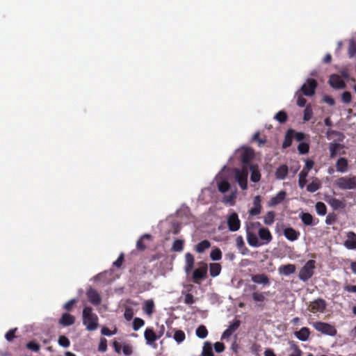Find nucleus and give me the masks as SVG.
Returning a JSON list of instances; mask_svg holds the SVG:
<instances>
[{"mask_svg": "<svg viewBox=\"0 0 356 356\" xmlns=\"http://www.w3.org/2000/svg\"><path fill=\"white\" fill-rule=\"evenodd\" d=\"M241 321L238 319H234L233 322L227 328L231 333L236 332L240 327Z\"/></svg>", "mask_w": 356, "mask_h": 356, "instance_id": "51", "label": "nucleus"}, {"mask_svg": "<svg viewBox=\"0 0 356 356\" xmlns=\"http://www.w3.org/2000/svg\"><path fill=\"white\" fill-rule=\"evenodd\" d=\"M196 335L200 339H204L208 335V330L207 327L201 325L196 329Z\"/></svg>", "mask_w": 356, "mask_h": 356, "instance_id": "40", "label": "nucleus"}, {"mask_svg": "<svg viewBox=\"0 0 356 356\" xmlns=\"http://www.w3.org/2000/svg\"><path fill=\"white\" fill-rule=\"evenodd\" d=\"M83 323L88 331H94L98 327V317L90 307H85L83 309Z\"/></svg>", "mask_w": 356, "mask_h": 356, "instance_id": "1", "label": "nucleus"}, {"mask_svg": "<svg viewBox=\"0 0 356 356\" xmlns=\"http://www.w3.org/2000/svg\"><path fill=\"white\" fill-rule=\"evenodd\" d=\"M326 308V302L323 298H318L309 303L308 309L312 313H323Z\"/></svg>", "mask_w": 356, "mask_h": 356, "instance_id": "9", "label": "nucleus"}, {"mask_svg": "<svg viewBox=\"0 0 356 356\" xmlns=\"http://www.w3.org/2000/svg\"><path fill=\"white\" fill-rule=\"evenodd\" d=\"M316 211L317 213L320 216H324L327 213V207L326 205L322 202H318L316 204Z\"/></svg>", "mask_w": 356, "mask_h": 356, "instance_id": "43", "label": "nucleus"}, {"mask_svg": "<svg viewBox=\"0 0 356 356\" xmlns=\"http://www.w3.org/2000/svg\"><path fill=\"white\" fill-rule=\"evenodd\" d=\"M344 245L350 250L356 249V234L353 232H349L347 234V240L344 242Z\"/></svg>", "mask_w": 356, "mask_h": 356, "instance_id": "19", "label": "nucleus"}, {"mask_svg": "<svg viewBox=\"0 0 356 356\" xmlns=\"http://www.w3.org/2000/svg\"><path fill=\"white\" fill-rule=\"evenodd\" d=\"M316 261L313 259L307 261L299 271V279L304 282H307L314 275Z\"/></svg>", "mask_w": 356, "mask_h": 356, "instance_id": "3", "label": "nucleus"}, {"mask_svg": "<svg viewBox=\"0 0 356 356\" xmlns=\"http://www.w3.org/2000/svg\"><path fill=\"white\" fill-rule=\"evenodd\" d=\"M252 297L256 302H264L266 299L265 293L254 292L252 294Z\"/></svg>", "mask_w": 356, "mask_h": 356, "instance_id": "54", "label": "nucleus"}, {"mask_svg": "<svg viewBox=\"0 0 356 356\" xmlns=\"http://www.w3.org/2000/svg\"><path fill=\"white\" fill-rule=\"evenodd\" d=\"M185 271L186 273H189L193 270L195 263L194 257L191 253L187 252L185 254Z\"/></svg>", "mask_w": 356, "mask_h": 356, "instance_id": "25", "label": "nucleus"}, {"mask_svg": "<svg viewBox=\"0 0 356 356\" xmlns=\"http://www.w3.org/2000/svg\"><path fill=\"white\" fill-rule=\"evenodd\" d=\"M145 325V321L140 318L136 317L133 321V330L134 331L138 330Z\"/></svg>", "mask_w": 356, "mask_h": 356, "instance_id": "49", "label": "nucleus"}, {"mask_svg": "<svg viewBox=\"0 0 356 356\" xmlns=\"http://www.w3.org/2000/svg\"><path fill=\"white\" fill-rule=\"evenodd\" d=\"M87 298L90 303L95 306H98L102 302V298L97 291L90 287L86 291Z\"/></svg>", "mask_w": 356, "mask_h": 356, "instance_id": "14", "label": "nucleus"}, {"mask_svg": "<svg viewBox=\"0 0 356 356\" xmlns=\"http://www.w3.org/2000/svg\"><path fill=\"white\" fill-rule=\"evenodd\" d=\"M254 156V153L252 149L250 147L243 149L240 156V159L243 163V166H246L247 168H248L250 165H253L252 163H250V161L253 159Z\"/></svg>", "mask_w": 356, "mask_h": 356, "instance_id": "12", "label": "nucleus"}, {"mask_svg": "<svg viewBox=\"0 0 356 356\" xmlns=\"http://www.w3.org/2000/svg\"><path fill=\"white\" fill-rule=\"evenodd\" d=\"M288 166L286 165H281L275 172L276 178L278 179H284L288 175Z\"/></svg>", "mask_w": 356, "mask_h": 356, "instance_id": "31", "label": "nucleus"}, {"mask_svg": "<svg viewBox=\"0 0 356 356\" xmlns=\"http://www.w3.org/2000/svg\"><path fill=\"white\" fill-rule=\"evenodd\" d=\"M144 337L146 343L149 346H153L155 342L159 339L156 333L152 327H147L144 332Z\"/></svg>", "mask_w": 356, "mask_h": 356, "instance_id": "15", "label": "nucleus"}, {"mask_svg": "<svg viewBox=\"0 0 356 356\" xmlns=\"http://www.w3.org/2000/svg\"><path fill=\"white\" fill-rule=\"evenodd\" d=\"M336 186L342 190H350L356 188V176L341 177L337 179Z\"/></svg>", "mask_w": 356, "mask_h": 356, "instance_id": "6", "label": "nucleus"}, {"mask_svg": "<svg viewBox=\"0 0 356 356\" xmlns=\"http://www.w3.org/2000/svg\"><path fill=\"white\" fill-rule=\"evenodd\" d=\"M317 86L318 83L315 79H307L306 82L302 86L301 91L305 96H312L315 93Z\"/></svg>", "mask_w": 356, "mask_h": 356, "instance_id": "8", "label": "nucleus"}, {"mask_svg": "<svg viewBox=\"0 0 356 356\" xmlns=\"http://www.w3.org/2000/svg\"><path fill=\"white\" fill-rule=\"evenodd\" d=\"M275 119L280 123L283 124L287 121L288 115L287 113L284 111H280L275 115Z\"/></svg>", "mask_w": 356, "mask_h": 356, "instance_id": "41", "label": "nucleus"}, {"mask_svg": "<svg viewBox=\"0 0 356 356\" xmlns=\"http://www.w3.org/2000/svg\"><path fill=\"white\" fill-rule=\"evenodd\" d=\"M184 248V241L180 239H176L173 243L172 250L175 252H181Z\"/></svg>", "mask_w": 356, "mask_h": 356, "instance_id": "48", "label": "nucleus"}, {"mask_svg": "<svg viewBox=\"0 0 356 356\" xmlns=\"http://www.w3.org/2000/svg\"><path fill=\"white\" fill-rule=\"evenodd\" d=\"M221 265L218 263H211L209 264L210 275L213 277L218 276L221 271Z\"/></svg>", "mask_w": 356, "mask_h": 356, "instance_id": "34", "label": "nucleus"}, {"mask_svg": "<svg viewBox=\"0 0 356 356\" xmlns=\"http://www.w3.org/2000/svg\"><path fill=\"white\" fill-rule=\"evenodd\" d=\"M58 344L64 348H67L70 345V341L67 337L64 335L60 336L58 338Z\"/></svg>", "mask_w": 356, "mask_h": 356, "instance_id": "53", "label": "nucleus"}, {"mask_svg": "<svg viewBox=\"0 0 356 356\" xmlns=\"http://www.w3.org/2000/svg\"><path fill=\"white\" fill-rule=\"evenodd\" d=\"M297 97V105L300 107H304L307 103V100L301 95L296 92Z\"/></svg>", "mask_w": 356, "mask_h": 356, "instance_id": "64", "label": "nucleus"}, {"mask_svg": "<svg viewBox=\"0 0 356 356\" xmlns=\"http://www.w3.org/2000/svg\"><path fill=\"white\" fill-rule=\"evenodd\" d=\"M298 150L300 154H307L309 150V145L307 143L302 142L298 145Z\"/></svg>", "mask_w": 356, "mask_h": 356, "instance_id": "50", "label": "nucleus"}, {"mask_svg": "<svg viewBox=\"0 0 356 356\" xmlns=\"http://www.w3.org/2000/svg\"><path fill=\"white\" fill-rule=\"evenodd\" d=\"M344 145L337 143H330L329 144L330 157L334 159L339 154V151L343 149Z\"/></svg>", "mask_w": 356, "mask_h": 356, "instance_id": "23", "label": "nucleus"}, {"mask_svg": "<svg viewBox=\"0 0 356 356\" xmlns=\"http://www.w3.org/2000/svg\"><path fill=\"white\" fill-rule=\"evenodd\" d=\"M107 350V340L105 338H101L98 346V350L102 353Z\"/></svg>", "mask_w": 356, "mask_h": 356, "instance_id": "55", "label": "nucleus"}, {"mask_svg": "<svg viewBox=\"0 0 356 356\" xmlns=\"http://www.w3.org/2000/svg\"><path fill=\"white\" fill-rule=\"evenodd\" d=\"M321 188V184L318 180L313 181L307 186V191L310 193H314Z\"/></svg>", "mask_w": 356, "mask_h": 356, "instance_id": "37", "label": "nucleus"}, {"mask_svg": "<svg viewBox=\"0 0 356 356\" xmlns=\"http://www.w3.org/2000/svg\"><path fill=\"white\" fill-rule=\"evenodd\" d=\"M210 258L213 261H219L222 259V252L218 248L213 249L210 253Z\"/></svg>", "mask_w": 356, "mask_h": 356, "instance_id": "44", "label": "nucleus"}, {"mask_svg": "<svg viewBox=\"0 0 356 356\" xmlns=\"http://www.w3.org/2000/svg\"><path fill=\"white\" fill-rule=\"evenodd\" d=\"M337 170L339 172H346L348 171V163L347 159L340 157L336 162Z\"/></svg>", "mask_w": 356, "mask_h": 356, "instance_id": "27", "label": "nucleus"}, {"mask_svg": "<svg viewBox=\"0 0 356 356\" xmlns=\"http://www.w3.org/2000/svg\"><path fill=\"white\" fill-rule=\"evenodd\" d=\"M151 235L148 234H143L137 241L136 243V248L139 251H143L146 249L147 245L145 243V240H149L151 238Z\"/></svg>", "mask_w": 356, "mask_h": 356, "instance_id": "33", "label": "nucleus"}, {"mask_svg": "<svg viewBox=\"0 0 356 356\" xmlns=\"http://www.w3.org/2000/svg\"><path fill=\"white\" fill-rule=\"evenodd\" d=\"M289 348L288 349L289 351L291 353L289 355V356H302V351L299 348V346L296 344V343L293 341H289Z\"/></svg>", "mask_w": 356, "mask_h": 356, "instance_id": "29", "label": "nucleus"}, {"mask_svg": "<svg viewBox=\"0 0 356 356\" xmlns=\"http://www.w3.org/2000/svg\"><path fill=\"white\" fill-rule=\"evenodd\" d=\"M294 134L295 131L291 129L286 131L282 143V148L286 149L291 145Z\"/></svg>", "mask_w": 356, "mask_h": 356, "instance_id": "28", "label": "nucleus"}, {"mask_svg": "<svg viewBox=\"0 0 356 356\" xmlns=\"http://www.w3.org/2000/svg\"><path fill=\"white\" fill-rule=\"evenodd\" d=\"M248 168L246 166H243L241 170H235V179L238 185L243 190L248 188Z\"/></svg>", "mask_w": 356, "mask_h": 356, "instance_id": "7", "label": "nucleus"}, {"mask_svg": "<svg viewBox=\"0 0 356 356\" xmlns=\"http://www.w3.org/2000/svg\"><path fill=\"white\" fill-rule=\"evenodd\" d=\"M227 223L229 230L231 232H236L241 227V220L236 212H232L228 216Z\"/></svg>", "mask_w": 356, "mask_h": 356, "instance_id": "10", "label": "nucleus"}, {"mask_svg": "<svg viewBox=\"0 0 356 356\" xmlns=\"http://www.w3.org/2000/svg\"><path fill=\"white\" fill-rule=\"evenodd\" d=\"M352 100V95L350 92L345 91L341 95V101L344 104H349Z\"/></svg>", "mask_w": 356, "mask_h": 356, "instance_id": "56", "label": "nucleus"}, {"mask_svg": "<svg viewBox=\"0 0 356 356\" xmlns=\"http://www.w3.org/2000/svg\"><path fill=\"white\" fill-rule=\"evenodd\" d=\"M261 197L260 195H257L253 199V207L249 210L250 216H257L261 211Z\"/></svg>", "mask_w": 356, "mask_h": 356, "instance_id": "18", "label": "nucleus"}, {"mask_svg": "<svg viewBox=\"0 0 356 356\" xmlns=\"http://www.w3.org/2000/svg\"><path fill=\"white\" fill-rule=\"evenodd\" d=\"M248 168L250 169L251 172L250 180L254 183L259 181L261 179V173L258 165H250V166H248Z\"/></svg>", "mask_w": 356, "mask_h": 356, "instance_id": "20", "label": "nucleus"}, {"mask_svg": "<svg viewBox=\"0 0 356 356\" xmlns=\"http://www.w3.org/2000/svg\"><path fill=\"white\" fill-rule=\"evenodd\" d=\"M154 303L153 300H146L145 302L144 306H143V311L145 314H147L149 316H151L154 313Z\"/></svg>", "mask_w": 356, "mask_h": 356, "instance_id": "35", "label": "nucleus"}, {"mask_svg": "<svg viewBox=\"0 0 356 356\" xmlns=\"http://www.w3.org/2000/svg\"><path fill=\"white\" fill-rule=\"evenodd\" d=\"M134 315V309L130 307H127L125 309L124 316L127 321H131L133 318V316Z\"/></svg>", "mask_w": 356, "mask_h": 356, "instance_id": "57", "label": "nucleus"}, {"mask_svg": "<svg viewBox=\"0 0 356 356\" xmlns=\"http://www.w3.org/2000/svg\"><path fill=\"white\" fill-rule=\"evenodd\" d=\"M17 330V328L10 330L5 335L6 340L8 341H12L13 339L15 337V332Z\"/></svg>", "mask_w": 356, "mask_h": 356, "instance_id": "63", "label": "nucleus"}, {"mask_svg": "<svg viewBox=\"0 0 356 356\" xmlns=\"http://www.w3.org/2000/svg\"><path fill=\"white\" fill-rule=\"evenodd\" d=\"M296 267L294 264H289L280 266L278 268L279 273L282 275H289L296 272Z\"/></svg>", "mask_w": 356, "mask_h": 356, "instance_id": "21", "label": "nucleus"}, {"mask_svg": "<svg viewBox=\"0 0 356 356\" xmlns=\"http://www.w3.org/2000/svg\"><path fill=\"white\" fill-rule=\"evenodd\" d=\"M208 271V266L204 261L198 263V268L193 272L192 280L195 284H200L202 280L207 277Z\"/></svg>", "mask_w": 356, "mask_h": 356, "instance_id": "4", "label": "nucleus"}, {"mask_svg": "<svg viewBox=\"0 0 356 356\" xmlns=\"http://www.w3.org/2000/svg\"><path fill=\"white\" fill-rule=\"evenodd\" d=\"M173 338L178 343H180L185 340L186 335L184 331L181 330H175Z\"/></svg>", "mask_w": 356, "mask_h": 356, "instance_id": "46", "label": "nucleus"}, {"mask_svg": "<svg viewBox=\"0 0 356 356\" xmlns=\"http://www.w3.org/2000/svg\"><path fill=\"white\" fill-rule=\"evenodd\" d=\"M211 247V242L207 239L198 243L194 248V250L199 254L203 253L206 250Z\"/></svg>", "mask_w": 356, "mask_h": 356, "instance_id": "30", "label": "nucleus"}, {"mask_svg": "<svg viewBox=\"0 0 356 356\" xmlns=\"http://www.w3.org/2000/svg\"><path fill=\"white\" fill-rule=\"evenodd\" d=\"M307 175H308L307 170H306L305 169H303L299 174L298 184H299V186L301 188H304L307 183L306 177H307Z\"/></svg>", "mask_w": 356, "mask_h": 356, "instance_id": "38", "label": "nucleus"}, {"mask_svg": "<svg viewBox=\"0 0 356 356\" xmlns=\"http://www.w3.org/2000/svg\"><path fill=\"white\" fill-rule=\"evenodd\" d=\"M337 215L334 213H329L325 219V223L327 225H332L337 220Z\"/></svg>", "mask_w": 356, "mask_h": 356, "instance_id": "61", "label": "nucleus"}, {"mask_svg": "<svg viewBox=\"0 0 356 356\" xmlns=\"http://www.w3.org/2000/svg\"><path fill=\"white\" fill-rule=\"evenodd\" d=\"M328 203L335 210L343 207V202L340 200L335 197L330 198L328 200Z\"/></svg>", "mask_w": 356, "mask_h": 356, "instance_id": "42", "label": "nucleus"}, {"mask_svg": "<svg viewBox=\"0 0 356 356\" xmlns=\"http://www.w3.org/2000/svg\"><path fill=\"white\" fill-rule=\"evenodd\" d=\"M202 356H214L211 344L209 342H205L202 349Z\"/></svg>", "mask_w": 356, "mask_h": 356, "instance_id": "39", "label": "nucleus"}, {"mask_svg": "<svg viewBox=\"0 0 356 356\" xmlns=\"http://www.w3.org/2000/svg\"><path fill=\"white\" fill-rule=\"evenodd\" d=\"M275 213L273 211H268L264 217V222L266 225H271L275 221Z\"/></svg>", "mask_w": 356, "mask_h": 356, "instance_id": "36", "label": "nucleus"}, {"mask_svg": "<svg viewBox=\"0 0 356 356\" xmlns=\"http://www.w3.org/2000/svg\"><path fill=\"white\" fill-rule=\"evenodd\" d=\"M283 234L286 238L290 241L298 240L300 236L299 231H297L291 227L284 228L283 229Z\"/></svg>", "mask_w": 356, "mask_h": 356, "instance_id": "16", "label": "nucleus"}, {"mask_svg": "<svg viewBox=\"0 0 356 356\" xmlns=\"http://www.w3.org/2000/svg\"><path fill=\"white\" fill-rule=\"evenodd\" d=\"M300 218L306 226H312L314 225V217L309 213L302 212L300 214Z\"/></svg>", "mask_w": 356, "mask_h": 356, "instance_id": "32", "label": "nucleus"}, {"mask_svg": "<svg viewBox=\"0 0 356 356\" xmlns=\"http://www.w3.org/2000/svg\"><path fill=\"white\" fill-rule=\"evenodd\" d=\"M313 115V111L311 105H307L304 110L303 120L305 122L309 121Z\"/></svg>", "mask_w": 356, "mask_h": 356, "instance_id": "47", "label": "nucleus"}, {"mask_svg": "<svg viewBox=\"0 0 356 356\" xmlns=\"http://www.w3.org/2000/svg\"><path fill=\"white\" fill-rule=\"evenodd\" d=\"M259 246L268 245L273 240V236L270 230L266 227H260L258 230Z\"/></svg>", "mask_w": 356, "mask_h": 356, "instance_id": "11", "label": "nucleus"}, {"mask_svg": "<svg viewBox=\"0 0 356 356\" xmlns=\"http://www.w3.org/2000/svg\"><path fill=\"white\" fill-rule=\"evenodd\" d=\"M329 84L336 90L343 89L346 87V84L341 77L337 74L330 75L329 79Z\"/></svg>", "mask_w": 356, "mask_h": 356, "instance_id": "13", "label": "nucleus"}, {"mask_svg": "<svg viewBox=\"0 0 356 356\" xmlns=\"http://www.w3.org/2000/svg\"><path fill=\"white\" fill-rule=\"evenodd\" d=\"M313 327L318 332L329 336L334 337L337 334V331L334 325H332L327 323L321 321H316L313 323Z\"/></svg>", "mask_w": 356, "mask_h": 356, "instance_id": "5", "label": "nucleus"}, {"mask_svg": "<svg viewBox=\"0 0 356 356\" xmlns=\"http://www.w3.org/2000/svg\"><path fill=\"white\" fill-rule=\"evenodd\" d=\"M294 334L299 340L306 341L309 337L310 330L308 327H303L299 331L295 332Z\"/></svg>", "mask_w": 356, "mask_h": 356, "instance_id": "26", "label": "nucleus"}, {"mask_svg": "<svg viewBox=\"0 0 356 356\" xmlns=\"http://www.w3.org/2000/svg\"><path fill=\"white\" fill-rule=\"evenodd\" d=\"M261 227L259 222H250L246 225V236L248 244L252 247H259L257 230Z\"/></svg>", "mask_w": 356, "mask_h": 356, "instance_id": "2", "label": "nucleus"}, {"mask_svg": "<svg viewBox=\"0 0 356 356\" xmlns=\"http://www.w3.org/2000/svg\"><path fill=\"white\" fill-rule=\"evenodd\" d=\"M286 193L284 191H281L277 195L270 200L268 202L269 207H275L280 204L286 197Z\"/></svg>", "mask_w": 356, "mask_h": 356, "instance_id": "22", "label": "nucleus"}, {"mask_svg": "<svg viewBox=\"0 0 356 356\" xmlns=\"http://www.w3.org/2000/svg\"><path fill=\"white\" fill-rule=\"evenodd\" d=\"M260 134L259 132H256L254 135H253V140L257 141L258 143H259V146H262L264 145L266 142V139L264 138H260Z\"/></svg>", "mask_w": 356, "mask_h": 356, "instance_id": "58", "label": "nucleus"}, {"mask_svg": "<svg viewBox=\"0 0 356 356\" xmlns=\"http://www.w3.org/2000/svg\"><path fill=\"white\" fill-rule=\"evenodd\" d=\"M348 54L350 57H353L356 54V44L353 40L349 44Z\"/></svg>", "mask_w": 356, "mask_h": 356, "instance_id": "60", "label": "nucleus"}, {"mask_svg": "<svg viewBox=\"0 0 356 356\" xmlns=\"http://www.w3.org/2000/svg\"><path fill=\"white\" fill-rule=\"evenodd\" d=\"M26 346L28 349L33 350L34 352H38L40 349V344L34 341L28 342Z\"/></svg>", "mask_w": 356, "mask_h": 356, "instance_id": "52", "label": "nucleus"}, {"mask_svg": "<svg viewBox=\"0 0 356 356\" xmlns=\"http://www.w3.org/2000/svg\"><path fill=\"white\" fill-rule=\"evenodd\" d=\"M230 188L229 183L226 180H222L218 183V189L220 193H225Z\"/></svg>", "mask_w": 356, "mask_h": 356, "instance_id": "45", "label": "nucleus"}, {"mask_svg": "<svg viewBox=\"0 0 356 356\" xmlns=\"http://www.w3.org/2000/svg\"><path fill=\"white\" fill-rule=\"evenodd\" d=\"M122 351L126 356H129L133 353L132 346L130 344L124 343L122 346Z\"/></svg>", "mask_w": 356, "mask_h": 356, "instance_id": "59", "label": "nucleus"}, {"mask_svg": "<svg viewBox=\"0 0 356 356\" xmlns=\"http://www.w3.org/2000/svg\"><path fill=\"white\" fill-rule=\"evenodd\" d=\"M76 302H77V300L75 298H73V299L69 300L68 302H67L64 305L63 307L65 310H67V312H70L72 309L74 305L76 303Z\"/></svg>", "mask_w": 356, "mask_h": 356, "instance_id": "62", "label": "nucleus"}, {"mask_svg": "<svg viewBox=\"0 0 356 356\" xmlns=\"http://www.w3.org/2000/svg\"><path fill=\"white\" fill-rule=\"evenodd\" d=\"M251 280L257 284H262L263 286H269L270 284V279L266 274H257L251 276Z\"/></svg>", "mask_w": 356, "mask_h": 356, "instance_id": "17", "label": "nucleus"}, {"mask_svg": "<svg viewBox=\"0 0 356 356\" xmlns=\"http://www.w3.org/2000/svg\"><path fill=\"white\" fill-rule=\"evenodd\" d=\"M75 317L68 313L62 315L59 320V323L63 326H70L74 323Z\"/></svg>", "mask_w": 356, "mask_h": 356, "instance_id": "24", "label": "nucleus"}]
</instances>
